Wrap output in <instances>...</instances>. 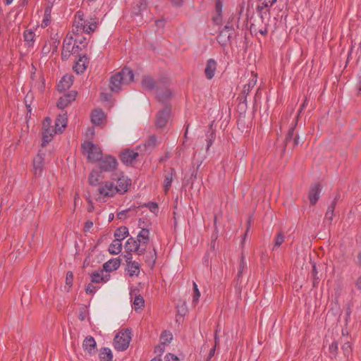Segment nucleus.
Masks as SVG:
<instances>
[{
    "label": "nucleus",
    "mask_w": 361,
    "mask_h": 361,
    "mask_svg": "<svg viewBox=\"0 0 361 361\" xmlns=\"http://www.w3.org/2000/svg\"><path fill=\"white\" fill-rule=\"evenodd\" d=\"M138 227L140 231L136 238H129L125 243V250L127 252H134L138 255H142L149 242V229L145 227L144 219H140L138 221Z\"/></svg>",
    "instance_id": "f257e3e1"
},
{
    "label": "nucleus",
    "mask_w": 361,
    "mask_h": 361,
    "mask_svg": "<svg viewBox=\"0 0 361 361\" xmlns=\"http://www.w3.org/2000/svg\"><path fill=\"white\" fill-rule=\"evenodd\" d=\"M97 23L95 19L92 18H85L84 13L78 11L75 16L73 31L79 33L90 34L95 30Z\"/></svg>",
    "instance_id": "f03ea898"
},
{
    "label": "nucleus",
    "mask_w": 361,
    "mask_h": 361,
    "mask_svg": "<svg viewBox=\"0 0 361 361\" xmlns=\"http://www.w3.org/2000/svg\"><path fill=\"white\" fill-rule=\"evenodd\" d=\"M134 79L133 71L128 68H123L120 72L112 75L110 80V88L114 92L120 91L125 85Z\"/></svg>",
    "instance_id": "7ed1b4c3"
},
{
    "label": "nucleus",
    "mask_w": 361,
    "mask_h": 361,
    "mask_svg": "<svg viewBox=\"0 0 361 361\" xmlns=\"http://www.w3.org/2000/svg\"><path fill=\"white\" fill-rule=\"evenodd\" d=\"M82 149L83 154L87 156L90 161L97 162L102 157L101 148L92 142L87 141L84 142L82 145Z\"/></svg>",
    "instance_id": "20e7f679"
},
{
    "label": "nucleus",
    "mask_w": 361,
    "mask_h": 361,
    "mask_svg": "<svg viewBox=\"0 0 361 361\" xmlns=\"http://www.w3.org/2000/svg\"><path fill=\"white\" fill-rule=\"evenodd\" d=\"M131 341V331L126 329L120 331L114 339V348L118 351L126 350Z\"/></svg>",
    "instance_id": "39448f33"
},
{
    "label": "nucleus",
    "mask_w": 361,
    "mask_h": 361,
    "mask_svg": "<svg viewBox=\"0 0 361 361\" xmlns=\"http://www.w3.org/2000/svg\"><path fill=\"white\" fill-rule=\"evenodd\" d=\"M57 133V128L51 126V119L47 117L42 123V146H46Z\"/></svg>",
    "instance_id": "423d86ee"
},
{
    "label": "nucleus",
    "mask_w": 361,
    "mask_h": 361,
    "mask_svg": "<svg viewBox=\"0 0 361 361\" xmlns=\"http://www.w3.org/2000/svg\"><path fill=\"white\" fill-rule=\"evenodd\" d=\"M100 198H109L117 194L115 184L111 181H105L99 184L97 189Z\"/></svg>",
    "instance_id": "0eeeda50"
},
{
    "label": "nucleus",
    "mask_w": 361,
    "mask_h": 361,
    "mask_svg": "<svg viewBox=\"0 0 361 361\" xmlns=\"http://www.w3.org/2000/svg\"><path fill=\"white\" fill-rule=\"evenodd\" d=\"M99 161V169L104 171H113L116 169L118 164L116 159L114 157L109 155L104 157L102 156Z\"/></svg>",
    "instance_id": "6e6552de"
},
{
    "label": "nucleus",
    "mask_w": 361,
    "mask_h": 361,
    "mask_svg": "<svg viewBox=\"0 0 361 361\" xmlns=\"http://www.w3.org/2000/svg\"><path fill=\"white\" fill-rule=\"evenodd\" d=\"M131 185V180L127 176H121L117 180V185H115L117 193L123 194L128 191Z\"/></svg>",
    "instance_id": "1a4fd4ad"
},
{
    "label": "nucleus",
    "mask_w": 361,
    "mask_h": 361,
    "mask_svg": "<svg viewBox=\"0 0 361 361\" xmlns=\"http://www.w3.org/2000/svg\"><path fill=\"white\" fill-rule=\"evenodd\" d=\"M170 112V109L168 107H166L162 111L158 112L156 121L157 128H163L166 126L169 118Z\"/></svg>",
    "instance_id": "9d476101"
},
{
    "label": "nucleus",
    "mask_w": 361,
    "mask_h": 361,
    "mask_svg": "<svg viewBox=\"0 0 361 361\" xmlns=\"http://www.w3.org/2000/svg\"><path fill=\"white\" fill-rule=\"evenodd\" d=\"M106 116L104 112L97 109L94 110L91 114V121L94 126H102L105 123Z\"/></svg>",
    "instance_id": "9b49d317"
},
{
    "label": "nucleus",
    "mask_w": 361,
    "mask_h": 361,
    "mask_svg": "<svg viewBox=\"0 0 361 361\" xmlns=\"http://www.w3.org/2000/svg\"><path fill=\"white\" fill-rule=\"evenodd\" d=\"M77 92L75 91H71L67 94L63 95L61 97L58 102H57V106L59 109H64L66 108L69 104H71L73 101H74L76 98Z\"/></svg>",
    "instance_id": "f8f14e48"
},
{
    "label": "nucleus",
    "mask_w": 361,
    "mask_h": 361,
    "mask_svg": "<svg viewBox=\"0 0 361 361\" xmlns=\"http://www.w3.org/2000/svg\"><path fill=\"white\" fill-rule=\"evenodd\" d=\"M138 156V153L133 150H126L121 155V159L126 165L132 164Z\"/></svg>",
    "instance_id": "ddd939ff"
},
{
    "label": "nucleus",
    "mask_w": 361,
    "mask_h": 361,
    "mask_svg": "<svg viewBox=\"0 0 361 361\" xmlns=\"http://www.w3.org/2000/svg\"><path fill=\"white\" fill-rule=\"evenodd\" d=\"M73 76L70 75H64L58 84V90L59 92H64L69 89L73 85Z\"/></svg>",
    "instance_id": "4468645a"
},
{
    "label": "nucleus",
    "mask_w": 361,
    "mask_h": 361,
    "mask_svg": "<svg viewBox=\"0 0 361 361\" xmlns=\"http://www.w3.org/2000/svg\"><path fill=\"white\" fill-rule=\"evenodd\" d=\"M321 188L319 184H314L311 186L309 192V200L311 204H314L320 197Z\"/></svg>",
    "instance_id": "2eb2a0df"
},
{
    "label": "nucleus",
    "mask_w": 361,
    "mask_h": 361,
    "mask_svg": "<svg viewBox=\"0 0 361 361\" xmlns=\"http://www.w3.org/2000/svg\"><path fill=\"white\" fill-rule=\"evenodd\" d=\"M216 62L215 60L210 59L207 61V66L205 68V75L208 79H212L214 78L216 69Z\"/></svg>",
    "instance_id": "dca6fc26"
},
{
    "label": "nucleus",
    "mask_w": 361,
    "mask_h": 361,
    "mask_svg": "<svg viewBox=\"0 0 361 361\" xmlns=\"http://www.w3.org/2000/svg\"><path fill=\"white\" fill-rule=\"evenodd\" d=\"M87 64V58L85 56H81L76 61L75 66H73V69L77 73H82L86 70Z\"/></svg>",
    "instance_id": "f3484780"
},
{
    "label": "nucleus",
    "mask_w": 361,
    "mask_h": 361,
    "mask_svg": "<svg viewBox=\"0 0 361 361\" xmlns=\"http://www.w3.org/2000/svg\"><path fill=\"white\" fill-rule=\"evenodd\" d=\"M44 157L41 154H37L33 160V167L35 170V174L36 176H40L43 171Z\"/></svg>",
    "instance_id": "a211bd4d"
},
{
    "label": "nucleus",
    "mask_w": 361,
    "mask_h": 361,
    "mask_svg": "<svg viewBox=\"0 0 361 361\" xmlns=\"http://www.w3.org/2000/svg\"><path fill=\"white\" fill-rule=\"evenodd\" d=\"M215 10H216V13L213 16V20L215 24L221 25H222V23H223V16H222L223 5L220 1H216Z\"/></svg>",
    "instance_id": "6ab92c4d"
},
{
    "label": "nucleus",
    "mask_w": 361,
    "mask_h": 361,
    "mask_svg": "<svg viewBox=\"0 0 361 361\" xmlns=\"http://www.w3.org/2000/svg\"><path fill=\"white\" fill-rule=\"evenodd\" d=\"M120 264L119 259H111L104 264L103 269L106 272H110L118 269Z\"/></svg>",
    "instance_id": "aec40b11"
},
{
    "label": "nucleus",
    "mask_w": 361,
    "mask_h": 361,
    "mask_svg": "<svg viewBox=\"0 0 361 361\" xmlns=\"http://www.w3.org/2000/svg\"><path fill=\"white\" fill-rule=\"evenodd\" d=\"M231 29V27L226 25L218 36V42L222 45L226 44L230 40L231 33L229 31Z\"/></svg>",
    "instance_id": "412c9836"
},
{
    "label": "nucleus",
    "mask_w": 361,
    "mask_h": 361,
    "mask_svg": "<svg viewBox=\"0 0 361 361\" xmlns=\"http://www.w3.org/2000/svg\"><path fill=\"white\" fill-rule=\"evenodd\" d=\"M67 126V116L66 114H60L57 117L55 123V127L61 133Z\"/></svg>",
    "instance_id": "4be33fe9"
},
{
    "label": "nucleus",
    "mask_w": 361,
    "mask_h": 361,
    "mask_svg": "<svg viewBox=\"0 0 361 361\" xmlns=\"http://www.w3.org/2000/svg\"><path fill=\"white\" fill-rule=\"evenodd\" d=\"M175 174V171L173 169H171L170 172L166 173L164 175V189L165 192H167L172 184L173 176Z\"/></svg>",
    "instance_id": "5701e85b"
},
{
    "label": "nucleus",
    "mask_w": 361,
    "mask_h": 361,
    "mask_svg": "<svg viewBox=\"0 0 361 361\" xmlns=\"http://www.w3.org/2000/svg\"><path fill=\"white\" fill-rule=\"evenodd\" d=\"M129 235V231L127 227L121 226L117 228L114 233L115 240L121 242L123 239L127 238Z\"/></svg>",
    "instance_id": "b1692460"
},
{
    "label": "nucleus",
    "mask_w": 361,
    "mask_h": 361,
    "mask_svg": "<svg viewBox=\"0 0 361 361\" xmlns=\"http://www.w3.org/2000/svg\"><path fill=\"white\" fill-rule=\"evenodd\" d=\"M156 95L159 102H165L172 96L171 92L169 89L156 90Z\"/></svg>",
    "instance_id": "393cba45"
},
{
    "label": "nucleus",
    "mask_w": 361,
    "mask_h": 361,
    "mask_svg": "<svg viewBox=\"0 0 361 361\" xmlns=\"http://www.w3.org/2000/svg\"><path fill=\"white\" fill-rule=\"evenodd\" d=\"M127 271L130 276H138L140 274V265L137 262H128L127 264Z\"/></svg>",
    "instance_id": "a878e982"
},
{
    "label": "nucleus",
    "mask_w": 361,
    "mask_h": 361,
    "mask_svg": "<svg viewBox=\"0 0 361 361\" xmlns=\"http://www.w3.org/2000/svg\"><path fill=\"white\" fill-rule=\"evenodd\" d=\"M142 86L146 90H154L156 87V83L154 80L149 76H146L142 79Z\"/></svg>",
    "instance_id": "bb28decb"
},
{
    "label": "nucleus",
    "mask_w": 361,
    "mask_h": 361,
    "mask_svg": "<svg viewBox=\"0 0 361 361\" xmlns=\"http://www.w3.org/2000/svg\"><path fill=\"white\" fill-rule=\"evenodd\" d=\"M108 250L111 255L119 254L122 250V243L118 240H114L110 244Z\"/></svg>",
    "instance_id": "cd10ccee"
},
{
    "label": "nucleus",
    "mask_w": 361,
    "mask_h": 361,
    "mask_svg": "<svg viewBox=\"0 0 361 361\" xmlns=\"http://www.w3.org/2000/svg\"><path fill=\"white\" fill-rule=\"evenodd\" d=\"M104 269L101 271H94L92 274V283H106L108 281L107 277H104Z\"/></svg>",
    "instance_id": "c85d7f7f"
},
{
    "label": "nucleus",
    "mask_w": 361,
    "mask_h": 361,
    "mask_svg": "<svg viewBox=\"0 0 361 361\" xmlns=\"http://www.w3.org/2000/svg\"><path fill=\"white\" fill-rule=\"evenodd\" d=\"M82 346L85 350L92 353L95 349L96 342L92 337H87L83 341Z\"/></svg>",
    "instance_id": "c756f323"
},
{
    "label": "nucleus",
    "mask_w": 361,
    "mask_h": 361,
    "mask_svg": "<svg viewBox=\"0 0 361 361\" xmlns=\"http://www.w3.org/2000/svg\"><path fill=\"white\" fill-rule=\"evenodd\" d=\"M24 41L28 47H32L35 42V34L31 30H28L24 32L23 34Z\"/></svg>",
    "instance_id": "7c9ffc66"
},
{
    "label": "nucleus",
    "mask_w": 361,
    "mask_h": 361,
    "mask_svg": "<svg viewBox=\"0 0 361 361\" xmlns=\"http://www.w3.org/2000/svg\"><path fill=\"white\" fill-rule=\"evenodd\" d=\"M97 171H92L89 176V183L92 185H99V181L103 177Z\"/></svg>",
    "instance_id": "2f4dec72"
},
{
    "label": "nucleus",
    "mask_w": 361,
    "mask_h": 361,
    "mask_svg": "<svg viewBox=\"0 0 361 361\" xmlns=\"http://www.w3.org/2000/svg\"><path fill=\"white\" fill-rule=\"evenodd\" d=\"M335 205L334 203H332L327 209V211L325 214L324 216V223L326 224L330 225L332 222L334 218V212Z\"/></svg>",
    "instance_id": "473e14b6"
},
{
    "label": "nucleus",
    "mask_w": 361,
    "mask_h": 361,
    "mask_svg": "<svg viewBox=\"0 0 361 361\" xmlns=\"http://www.w3.org/2000/svg\"><path fill=\"white\" fill-rule=\"evenodd\" d=\"M257 83V75L252 74L251 78L248 82L244 85L243 92L244 93L248 94L250 91L256 85Z\"/></svg>",
    "instance_id": "72a5a7b5"
},
{
    "label": "nucleus",
    "mask_w": 361,
    "mask_h": 361,
    "mask_svg": "<svg viewBox=\"0 0 361 361\" xmlns=\"http://www.w3.org/2000/svg\"><path fill=\"white\" fill-rule=\"evenodd\" d=\"M101 361H111L113 355L109 348H104L99 354Z\"/></svg>",
    "instance_id": "f704fd0d"
},
{
    "label": "nucleus",
    "mask_w": 361,
    "mask_h": 361,
    "mask_svg": "<svg viewBox=\"0 0 361 361\" xmlns=\"http://www.w3.org/2000/svg\"><path fill=\"white\" fill-rule=\"evenodd\" d=\"M51 8H50V7L47 6L44 10V19L42 22V26L43 27H46L47 26H48V25L50 22V20H51Z\"/></svg>",
    "instance_id": "c9c22d12"
},
{
    "label": "nucleus",
    "mask_w": 361,
    "mask_h": 361,
    "mask_svg": "<svg viewBox=\"0 0 361 361\" xmlns=\"http://www.w3.org/2000/svg\"><path fill=\"white\" fill-rule=\"evenodd\" d=\"M161 344L165 345L169 343L173 339V335L170 331H164L160 337Z\"/></svg>",
    "instance_id": "e433bc0d"
},
{
    "label": "nucleus",
    "mask_w": 361,
    "mask_h": 361,
    "mask_svg": "<svg viewBox=\"0 0 361 361\" xmlns=\"http://www.w3.org/2000/svg\"><path fill=\"white\" fill-rule=\"evenodd\" d=\"M338 351V343L336 341L332 342L329 347V352L331 358L336 357Z\"/></svg>",
    "instance_id": "4c0bfd02"
},
{
    "label": "nucleus",
    "mask_w": 361,
    "mask_h": 361,
    "mask_svg": "<svg viewBox=\"0 0 361 361\" xmlns=\"http://www.w3.org/2000/svg\"><path fill=\"white\" fill-rule=\"evenodd\" d=\"M72 40L73 37L68 38L66 37L63 41V50L67 51L68 52L74 51V45L72 46Z\"/></svg>",
    "instance_id": "58836bf2"
},
{
    "label": "nucleus",
    "mask_w": 361,
    "mask_h": 361,
    "mask_svg": "<svg viewBox=\"0 0 361 361\" xmlns=\"http://www.w3.org/2000/svg\"><path fill=\"white\" fill-rule=\"evenodd\" d=\"M342 350L343 355L345 357L348 358L351 352H352V346L350 342H345L342 345Z\"/></svg>",
    "instance_id": "ea45409f"
},
{
    "label": "nucleus",
    "mask_w": 361,
    "mask_h": 361,
    "mask_svg": "<svg viewBox=\"0 0 361 361\" xmlns=\"http://www.w3.org/2000/svg\"><path fill=\"white\" fill-rule=\"evenodd\" d=\"M193 289H194V294L192 297V304L195 305L198 302L200 297V292L198 289L197 285L195 282H193Z\"/></svg>",
    "instance_id": "a19ab883"
},
{
    "label": "nucleus",
    "mask_w": 361,
    "mask_h": 361,
    "mask_svg": "<svg viewBox=\"0 0 361 361\" xmlns=\"http://www.w3.org/2000/svg\"><path fill=\"white\" fill-rule=\"evenodd\" d=\"M145 300L141 295L135 296L133 300V305L135 309H140L144 306Z\"/></svg>",
    "instance_id": "79ce46f5"
},
{
    "label": "nucleus",
    "mask_w": 361,
    "mask_h": 361,
    "mask_svg": "<svg viewBox=\"0 0 361 361\" xmlns=\"http://www.w3.org/2000/svg\"><path fill=\"white\" fill-rule=\"evenodd\" d=\"M284 235L282 233H279L276 236L275 243L273 246V250H276L278 247H279L281 245V244L284 242Z\"/></svg>",
    "instance_id": "37998d69"
},
{
    "label": "nucleus",
    "mask_w": 361,
    "mask_h": 361,
    "mask_svg": "<svg viewBox=\"0 0 361 361\" xmlns=\"http://www.w3.org/2000/svg\"><path fill=\"white\" fill-rule=\"evenodd\" d=\"M145 206L148 207L149 209L154 214H157L159 212V207L156 202H150L145 204Z\"/></svg>",
    "instance_id": "c03bdc74"
},
{
    "label": "nucleus",
    "mask_w": 361,
    "mask_h": 361,
    "mask_svg": "<svg viewBox=\"0 0 361 361\" xmlns=\"http://www.w3.org/2000/svg\"><path fill=\"white\" fill-rule=\"evenodd\" d=\"M246 267V262L245 260V258L242 257L240 262V267L238 272V280L241 277L242 274Z\"/></svg>",
    "instance_id": "a18cd8bd"
},
{
    "label": "nucleus",
    "mask_w": 361,
    "mask_h": 361,
    "mask_svg": "<svg viewBox=\"0 0 361 361\" xmlns=\"http://www.w3.org/2000/svg\"><path fill=\"white\" fill-rule=\"evenodd\" d=\"M214 140V133L213 131L208 132L207 134V149L212 146L213 140Z\"/></svg>",
    "instance_id": "49530a36"
},
{
    "label": "nucleus",
    "mask_w": 361,
    "mask_h": 361,
    "mask_svg": "<svg viewBox=\"0 0 361 361\" xmlns=\"http://www.w3.org/2000/svg\"><path fill=\"white\" fill-rule=\"evenodd\" d=\"M73 274L71 271H68L67 272L66 274V285H68L69 287H71L73 284Z\"/></svg>",
    "instance_id": "de8ad7c7"
},
{
    "label": "nucleus",
    "mask_w": 361,
    "mask_h": 361,
    "mask_svg": "<svg viewBox=\"0 0 361 361\" xmlns=\"http://www.w3.org/2000/svg\"><path fill=\"white\" fill-rule=\"evenodd\" d=\"M139 9L136 14H140L143 11L147 8V4L145 0H141L138 5Z\"/></svg>",
    "instance_id": "09e8293b"
},
{
    "label": "nucleus",
    "mask_w": 361,
    "mask_h": 361,
    "mask_svg": "<svg viewBox=\"0 0 361 361\" xmlns=\"http://www.w3.org/2000/svg\"><path fill=\"white\" fill-rule=\"evenodd\" d=\"M165 361H180V359L176 355L169 353L165 356Z\"/></svg>",
    "instance_id": "8fccbe9b"
},
{
    "label": "nucleus",
    "mask_w": 361,
    "mask_h": 361,
    "mask_svg": "<svg viewBox=\"0 0 361 361\" xmlns=\"http://www.w3.org/2000/svg\"><path fill=\"white\" fill-rule=\"evenodd\" d=\"M276 1L277 0H263L262 5L265 8H269L272 6Z\"/></svg>",
    "instance_id": "3c124183"
},
{
    "label": "nucleus",
    "mask_w": 361,
    "mask_h": 361,
    "mask_svg": "<svg viewBox=\"0 0 361 361\" xmlns=\"http://www.w3.org/2000/svg\"><path fill=\"white\" fill-rule=\"evenodd\" d=\"M97 290V287L94 286L92 283L88 284V286L86 288V293H94Z\"/></svg>",
    "instance_id": "603ef678"
},
{
    "label": "nucleus",
    "mask_w": 361,
    "mask_h": 361,
    "mask_svg": "<svg viewBox=\"0 0 361 361\" xmlns=\"http://www.w3.org/2000/svg\"><path fill=\"white\" fill-rule=\"evenodd\" d=\"M293 134H294V127H292L291 128H290V130H288V132L286 136V143L293 138Z\"/></svg>",
    "instance_id": "864d4df0"
},
{
    "label": "nucleus",
    "mask_w": 361,
    "mask_h": 361,
    "mask_svg": "<svg viewBox=\"0 0 361 361\" xmlns=\"http://www.w3.org/2000/svg\"><path fill=\"white\" fill-rule=\"evenodd\" d=\"M126 252V255H125V258H126V263L127 264H128V262H134L135 261H133V255H132V253L133 252Z\"/></svg>",
    "instance_id": "5fc2aeb1"
},
{
    "label": "nucleus",
    "mask_w": 361,
    "mask_h": 361,
    "mask_svg": "<svg viewBox=\"0 0 361 361\" xmlns=\"http://www.w3.org/2000/svg\"><path fill=\"white\" fill-rule=\"evenodd\" d=\"M93 227V222L92 221H87L85 224L84 231L85 232H89Z\"/></svg>",
    "instance_id": "6e6d98bb"
},
{
    "label": "nucleus",
    "mask_w": 361,
    "mask_h": 361,
    "mask_svg": "<svg viewBox=\"0 0 361 361\" xmlns=\"http://www.w3.org/2000/svg\"><path fill=\"white\" fill-rule=\"evenodd\" d=\"M47 7H50L51 8L54 5L58 4L61 0H47Z\"/></svg>",
    "instance_id": "4d7b16f0"
},
{
    "label": "nucleus",
    "mask_w": 361,
    "mask_h": 361,
    "mask_svg": "<svg viewBox=\"0 0 361 361\" xmlns=\"http://www.w3.org/2000/svg\"><path fill=\"white\" fill-rule=\"evenodd\" d=\"M215 351H216V346L213 347L210 351H209V355H208V358H207V361H209L210 359L215 354Z\"/></svg>",
    "instance_id": "13d9d810"
},
{
    "label": "nucleus",
    "mask_w": 361,
    "mask_h": 361,
    "mask_svg": "<svg viewBox=\"0 0 361 361\" xmlns=\"http://www.w3.org/2000/svg\"><path fill=\"white\" fill-rule=\"evenodd\" d=\"M355 286L357 287V288L361 291V276H360L357 281H356V283H355Z\"/></svg>",
    "instance_id": "bf43d9fd"
},
{
    "label": "nucleus",
    "mask_w": 361,
    "mask_h": 361,
    "mask_svg": "<svg viewBox=\"0 0 361 361\" xmlns=\"http://www.w3.org/2000/svg\"><path fill=\"white\" fill-rule=\"evenodd\" d=\"M267 32L268 31L267 27L262 28L259 30V32L262 35H265L267 33Z\"/></svg>",
    "instance_id": "052dcab7"
},
{
    "label": "nucleus",
    "mask_w": 361,
    "mask_h": 361,
    "mask_svg": "<svg viewBox=\"0 0 361 361\" xmlns=\"http://www.w3.org/2000/svg\"><path fill=\"white\" fill-rule=\"evenodd\" d=\"M175 6H180L183 3V0H171Z\"/></svg>",
    "instance_id": "680f3d73"
},
{
    "label": "nucleus",
    "mask_w": 361,
    "mask_h": 361,
    "mask_svg": "<svg viewBox=\"0 0 361 361\" xmlns=\"http://www.w3.org/2000/svg\"><path fill=\"white\" fill-rule=\"evenodd\" d=\"M214 342H215V345L214 346H216V347L219 345V343L220 342V339L218 337L216 334H215V336H214Z\"/></svg>",
    "instance_id": "e2e57ef3"
},
{
    "label": "nucleus",
    "mask_w": 361,
    "mask_h": 361,
    "mask_svg": "<svg viewBox=\"0 0 361 361\" xmlns=\"http://www.w3.org/2000/svg\"><path fill=\"white\" fill-rule=\"evenodd\" d=\"M156 255H157V253H156V250H155V249H154V256H153V257H152V265H154V263H155Z\"/></svg>",
    "instance_id": "0e129e2a"
},
{
    "label": "nucleus",
    "mask_w": 361,
    "mask_h": 361,
    "mask_svg": "<svg viewBox=\"0 0 361 361\" xmlns=\"http://www.w3.org/2000/svg\"><path fill=\"white\" fill-rule=\"evenodd\" d=\"M118 218L122 219L124 216V212H119L118 214Z\"/></svg>",
    "instance_id": "69168bd1"
},
{
    "label": "nucleus",
    "mask_w": 361,
    "mask_h": 361,
    "mask_svg": "<svg viewBox=\"0 0 361 361\" xmlns=\"http://www.w3.org/2000/svg\"><path fill=\"white\" fill-rule=\"evenodd\" d=\"M158 350H159V351H160L161 353H162L164 350V347L161 345H159V347H157L156 349V351H157Z\"/></svg>",
    "instance_id": "338daca9"
},
{
    "label": "nucleus",
    "mask_w": 361,
    "mask_h": 361,
    "mask_svg": "<svg viewBox=\"0 0 361 361\" xmlns=\"http://www.w3.org/2000/svg\"><path fill=\"white\" fill-rule=\"evenodd\" d=\"M300 143V141H299V137H296L295 139H294V145H298Z\"/></svg>",
    "instance_id": "774afa93"
}]
</instances>
